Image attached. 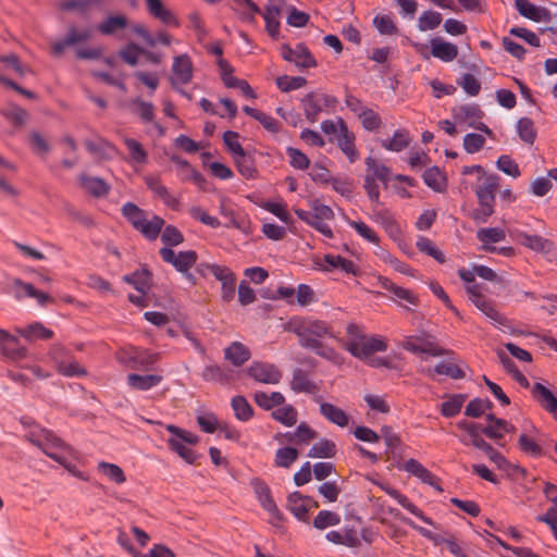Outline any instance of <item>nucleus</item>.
I'll list each match as a JSON object with an SVG mask.
<instances>
[{"mask_svg": "<svg viewBox=\"0 0 557 557\" xmlns=\"http://www.w3.org/2000/svg\"><path fill=\"white\" fill-rule=\"evenodd\" d=\"M28 441L45 455L62 466L71 475L87 480V476L73 463L76 459L74 449L59 436L46 429H35L27 434Z\"/></svg>", "mask_w": 557, "mask_h": 557, "instance_id": "f257e3e1", "label": "nucleus"}, {"mask_svg": "<svg viewBox=\"0 0 557 557\" xmlns=\"http://www.w3.org/2000/svg\"><path fill=\"white\" fill-rule=\"evenodd\" d=\"M344 348L355 358L366 361L375 352H383L387 344L381 336L369 335L360 326L349 323L346 326V338L343 341Z\"/></svg>", "mask_w": 557, "mask_h": 557, "instance_id": "f03ea898", "label": "nucleus"}, {"mask_svg": "<svg viewBox=\"0 0 557 557\" xmlns=\"http://www.w3.org/2000/svg\"><path fill=\"white\" fill-rule=\"evenodd\" d=\"M166 430L171 434L168 438L170 448L187 463H194L197 459V455L191 446H195L198 443L199 437L196 434L173 424H168Z\"/></svg>", "mask_w": 557, "mask_h": 557, "instance_id": "7ed1b4c3", "label": "nucleus"}, {"mask_svg": "<svg viewBox=\"0 0 557 557\" xmlns=\"http://www.w3.org/2000/svg\"><path fill=\"white\" fill-rule=\"evenodd\" d=\"M293 331L299 337L300 345L310 349H318L320 347V338L331 336L326 323L318 320L296 321Z\"/></svg>", "mask_w": 557, "mask_h": 557, "instance_id": "20e7f679", "label": "nucleus"}, {"mask_svg": "<svg viewBox=\"0 0 557 557\" xmlns=\"http://www.w3.org/2000/svg\"><path fill=\"white\" fill-rule=\"evenodd\" d=\"M311 207V223L310 226L315 228L322 235L327 238L333 237L332 228L329 225V222L334 220L333 210L326 206L321 203L319 200H312L310 203Z\"/></svg>", "mask_w": 557, "mask_h": 557, "instance_id": "39448f33", "label": "nucleus"}, {"mask_svg": "<svg viewBox=\"0 0 557 557\" xmlns=\"http://www.w3.org/2000/svg\"><path fill=\"white\" fill-rule=\"evenodd\" d=\"M116 358L121 364L129 369H140L151 366L156 361L157 355L129 347L119 350Z\"/></svg>", "mask_w": 557, "mask_h": 557, "instance_id": "423d86ee", "label": "nucleus"}, {"mask_svg": "<svg viewBox=\"0 0 557 557\" xmlns=\"http://www.w3.org/2000/svg\"><path fill=\"white\" fill-rule=\"evenodd\" d=\"M251 485L259 504L271 516L272 523L280 522L282 520V513L272 497L268 484L259 479H253Z\"/></svg>", "mask_w": 557, "mask_h": 557, "instance_id": "0eeeda50", "label": "nucleus"}, {"mask_svg": "<svg viewBox=\"0 0 557 557\" xmlns=\"http://www.w3.org/2000/svg\"><path fill=\"white\" fill-rule=\"evenodd\" d=\"M193 62L188 54L183 53L174 57L172 64V76L170 78L171 84L174 88L178 86L187 85L193 79Z\"/></svg>", "mask_w": 557, "mask_h": 557, "instance_id": "6e6552de", "label": "nucleus"}, {"mask_svg": "<svg viewBox=\"0 0 557 557\" xmlns=\"http://www.w3.org/2000/svg\"><path fill=\"white\" fill-rule=\"evenodd\" d=\"M518 446L524 454L532 457L543 454L541 433L531 422L525 423L523 432L519 435Z\"/></svg>", "mask_w": 557, "mask_h": 557, "instance_id": "1a4fd4ad", "label": "nucleus"}, {"mask_svg": "<svg viewBox=\"0 0 557 557\" xmlns=\"http://www.w3.org/2000/svg\"><path fill=\"white\" fill-rule=\"evenodd\" d=\"M162 259L172 264L180 272H187L197 261V253L194 250L175 252L171 248H161Z\"/></svg>", "mask_w": 557, "mask_h": 557, "instance_id": "9d476101", "label": "nucleus"}, {"mask_svg": "<svg viewBox=\"0 0 557 557\" xmlns=\"http://www.w3.org/2000/svg\"><path fill=\"white\" fill-rule=\"evenodd\" d=\"M282 57L287 62L294 63L299 69L314 67L317 62L309 50L301 44L295 48L282 46Z\"/></svg>", "mask_w": 557, "mask_h": 557, "instance_id": "9b49d317", "label": "nucleus"}, {"mask_svg": "<svg viewBox=\"0 0 557 557\" xmlns=\"http://www.w3.org/2000/svg\"><path fill=\"white\" fill-rule=\"evenodd\" d=\"M207 269L222 284V299L231 301L235 296V274L224 265L209 264Z\"/></svg>", "mask_w": 557, "mask_h": 557, "instance_id": "f8f14e48", "label": "nucleus"}, {"mask_svg": "<svg viewBox=\"0 0 557 557\" xmlns=\"http://www.w3.org/2000/svg\"><path fill=\"white\" fill-rule=\"evenodd\" d=\"M0 351L14 361L22 360L27 356V349L21 345L18 338L3 329H0Z\"/></svg>", "mask_w": 557, "mask_h": 557, "instance_id": "ddd939ff", "label": "nucleus"}, {"mask_svg": "<svg viewBox=\"0 0 557 557\" xmlns=\"http://www.w3.org/2000/svg\"><path fill=\"white\" fill-rule=\"evenodd\" d=\"M287 509L300 521L307 520V513L318 507V503L299 492H293L287 497Z\"/></svg>", "mask_w": 557, "mask_h": 557, "instance_id": "4468645a", "label": "nucleus"}, {"mask_svg": "<svg viewBox=\"0 0 557 557\" xmlns=\"http://www.w3.org/2000/svg\"><path fill=\"white\" fill-rule=\"evenodd\" d=\"M330 102H333V99L322 94L310 92L306 95L301 103L307 120L314 123L323 106H327Z\"/></svg>", "mask_w": 557, "mask_h": 557, "instance_id": "2eb2a0df", "label": "nucleus"}, {"mask_svg": "<svg viewBox=\"0 0 557 557\" xmlns=\"http://www.w3.org/2000/svg\"><path fill=\"white\" fill-rule=\"evenodd\" d=\"M515 7L520 15L533 22L549 23L552 21V14L546 8L535 5L529 0H515Z\"/></svg>", "mask_w": 557, "mask_h": 557, "instance_id": "dca6fc26", "label": "nucleus"}, {"mask_svg": "<svg viewBox=\"0 0 557 557\" xmlns=\"http://www.w3.org/2000/svg\"><path fill=\"white\" fill-rule=\"evenodd\" d=\"M128 26L129 18L125 14H109L97 25V30L103 36H117Z\"/></svg>", "mask_w": 557, "mask_h": 557, "instance_id": "f3484780", "label": "nucleus"}, {"mask_svg": "<svg viewBox=\"0 0 557 557\" xmlns=\"http://www.w3.org/2000/svg\"><path fill=\"white\" fill-rule=\"evenodd\" d=\"M380 284L384 289L393 295L391 298L398 302L400 306L409 308V306L417 305L418 298L409 289L396 285L386 277L380 278Z\"/></svg>", "mask_w": 557, "mask_h": 557, "instance_id": "a211bd4d", "label": "nucleus"}, {"mask_svg": "<svg viewBox=\"0 0 557 557\" xmlns=\"http://www.w3.org/2000/svg\"><path fill=\"white\" fill-rule=\"evenodd\" d=\"M248 372L256 381L264 384H276L282 377L276 367L270 363L253 362Z\"/></svg>", "mask_w": 557, "mask_h": 557, "instance_id": "6ab92c4d", "label": "nucleus"}, {"mask_svg": "<svg viewBox=\"0 0 557 557\" xmlns=\"http://www.w3.org/2000/svg\"><path fill=\"white\" fill-rule=\"evenodd\" d=\"M430 45L431 54L443 62H451L458 55V47L440 37L432 38Z\"/></svg>", "mask_w": 557, "mask_h": 557, "instance_id": "aec40b11", "label": "nucleus"}, {"mask_svg": "<svg viewBox=\"0 0 557 557\" xmlns=\"http://www.w3.org/2000/svg\"><path fill=\"white\" fill-rule=\"evenodd\" d=\"M474 306L497 327H499L503 331L510 330V323L508 319L496 309V307L491 300L484 297L481 300L476 301Z\"/></svg>", "mask_w": 557, "mask_h": 557, "instance_id": "412c9836", "label": "nucleus"}, {"mask_svg": "<svg viewBox=\"0 0 557 557\" xmlns=\"http://www.w3.org/2000/svg\"><path fill=\"white\" fill-rule=\"evenodd\" d=\"M476 238L481 242V249L488 252H495L496 247L493 244L503 242L506 233L500 227H482L476 232Z\"/></svg>", "mask_w": 557, "mask_h": 557, "instance_id": "4be33fe9", "label": "nucleus"}, {"mask_svg": "<svg viewBox=\"0 0 557 557\" xmlns=\"http://www.w3.org/2000/svg\"><path fill=\"white\" fill-rule=\"evenodd\" d=\"M371 218L385 230L393 240L400 238L401 227L387 210H374Z\"/></svg>", "mask_w": 557, "mask_h": 557, "instance_id": "5701e85b", "label": "nucleus"}, {"mask_svg": "<svg viewBox=\"0 0 557 557\" xmlns=\"http://www.w3.org/2000/svg\"><path fill=\"white\" fill-rule=\"evenodd\" d=\"M148 13L161 23L170 26H178V20L161 0H145Z\"/></svg>", "mask_w": 557, "mask_h": 557, "instance_id": "b1692460", "label": "nucleus"}, {"mask_svg": "<svg viewBox=\"0 0 557 557\" xmlns=\"http://www.w3.org/2000/svg\"><path fill=\"white\" fill-rule=\"evenodd\" d=\"M386 494L392 496L394 499L397 500L399 505H401L405 509H407L409 512L418 517L421 521L433 525V521L423 515V512L414 505L412 504L405 495L400 494L397 490L391 487L386 484H377Z\"/></svg>", "mask_w": 557, "mask_h": 557, "instance_id": "393cba45", "label": "nucleus"}, {"mask_svg": "<svg viewBox=\"0 0 557 557\" xmlns=\"http://www.w3.org/2000/svg\"><path fill=\"white\" fill-rule=\"evenodd\" d=\"M497 176L485 173L479 178L474 193L479 201H495V189L497 188Z\"/></svg>", "mask_w": 557, "mask_h": 557, "instance_id": "a878e982", "label": "nucleus"}, {"mask_svg": "<svg viewBox=\"0 0 557 557\" xmlns=\"http://www.w3.org/2000/svg\"><path fill=\"white\" fill-rule=\"evenodd\" d=\"M401 468L409 474L421 480L423 483L434 486L441 491V487L435 482V476L418 460L412 459V458L408 459L403 465Z\"/></svg>", "mask_w": 557, "mask_h": 557, "instance_id": "bb28decb", "label": "nucleus"}, {"mask_svg": "<svg viewBox=\"0 0 557 557\" xmlns=\"http://www.w3.org/2000/svg\"><path fill=\"white\" fill-rule=\"evenodd\" d=\"M127 384L131 388L136 391H149L158 386L163 377L159 374H135L131 373L126 377Z\"/></svg>", "mask_w": 557, "mask_h": 557, "instance_id": "cd10ccee", "label": "nucleus"}, {"mask_svg": "<svg viewBox=\"0 0 557 557\" xmlns=\"http://www.w3.org/2000/svg\"><path fill=\"white\" fill-rule=\"evenodd\" d=\"M78 180L83 189L95 197L106 196L110 190L109 184L100 177L82 174Z\"/></svg>", "mask_w": 557, "mask_h": 557, "instance_id": "c85d7f7f", "label": "nucleus"}, {"mask_svg": "<svg viewBox=\"0 0 557 557\" xmlns=\"http://www.w3.org/2000/svg\"><path fill=\"white\" fill-rule=\"evenodd\" d=\"M15 332L28 342L48 339L53 335V332L40 322L32 323L25 327H15Z\"/></svg>", "mask_w": 557, "mask_h": 557, "instance_id": "c756f323", "label": "nucleus"}, {"mask_svg": "<svg viewBox=\"0 0 557 557\" xmlns=\"http://www.w3.org/2000/svg\"><path fill=\"white\" fill-rule=\"evenodd\" d=\"M533 398L548 412L556 410L557 398L554 394L542 383H535L531 387Z\"/></svg>", "mask_w": 557, "mask_h": 557, "instance_id": "7c9ffc66", "label": "nucleus"}, {"mask_svg": "<svg viewBox=\"0 0 557 557\" xmlns=\"http://www.w3.org/2000/svg\"><path fill=\"white\" fill-rule=\"evenodd\" d=\"M225 359L233 366L239 367L250 358L249 349L239 342H233L224 351Z\"/></svg>", "mask_w": 557, "mask_h": 557, "instance_id": "2f4dec72", "label": "nucleus"}, {"mask_svg": "<svg viewBox=\"0 0 557 557\" xmlns=\"http://www.w3.org/2000/svg\"><path fill=\"white\" fill-rule=\"evenodd\" d=\"M411 143V137L406 129H397L392 138L381 140V146L389 151L399 152Z\"/></svg>", "mask_w": 557, "mask_h": 557, "instance_id": "473e14b6", "label": "nucleus"}, {"mask_svg": "<svg viewBox=\"0 0 557 557\" xmlns=\"http://www.w3.org/2000/svg\"><path fill=\"white\" fill-rule=\"evenodd\" d=\"M145 182L147 187L166 206L174 208L177 205L176 198L169 193L166 187L161 184L158 177L149 175L145 177Z\"/></svg>", "mask_w": 557, "mask_h": 557, "instance_id": "72a5a7b5", "label": "nucleus"}, {"mask_svg": "<svg viewBox=\"0 0 557 557\" xmlns=\"http://www.w3.org/2000/svg\"><path fill=\"white\" fill-rule=\"evenodd\" d=\"M366 165L367 177L376 180L383 183L384 185L387 184L389 180V169L384 163L374 158L369 157L366 159Z\"/></svg>", "mask_w": 557, "mask_h": 557, "instance_id": "f704fd0d", "label": "nucleus"}, {"mask_svg": "<svg viewBox=\"0 0 557 557\" xmlns=\"http://www.w3.org/2000/svg\"><path fill=\"white\" fill-rule=\"evenodd\" d=\"M320 411L322 416L329 420L331 423H334L341 428H344L348 424V417L341 408L334 406L330 403H322L320 405Z\"/></svg>", "mask_w": 557, "mask_h": 557, "instance_id": "c9c22d12", "label": "nucleus"}, {"mask_svg": "<svg viewBox=\"0 0 557 557\" xmlns=\"http://www.w3.org/2000/svg\"><path fill=\"white\" fill-rule=\"evenodd\" d=\"M124 144L129 152V163L133 165H145L148 162V153L140 143L133 138H125Z\"/></svg>", "mask_w": 557, "mask_h": 557, "instance_id": "e433bc0d", "label": "nucleus"}, {"mask_svg": "<svg viewBox=\"0 0 557 557\" xmlns=\"http://www.w3.org/2000/svg\"><path fill=\"white\" fill-rule=\"evenodd\" d=\"M335 141L350 162H355L359 158L355 146V135L349 129H346Z\"/></svg>", "mask_w": 557, "mask_h": 557, "instance_id": "4c0bfd02", "label": "nucleus"}, {"mask_svg": "<svg viewBox=\"0 0 557 557\" xmlns=\"http://www.w3.org/2000/svg\"><path fill=\"white\" fill-rule=\"evenodd\" d=\"M163 225V219L157 215H152L151 218L147 216L143 223H140V226H138L136 230L139 231L146 238L151 240L159 236Z\"/></svg>", "mask_w": 557, "mask_h": 557, "instance_id": "58836bf2", "label": "nucleus"}, {"mask_svg": "<svg viewBox=\"0 0 557 557\" xmlns=\"http://www.w3.org/2000/svg\"><path fill=\"white\" fill-rule=\"evenodd\" d=\"M98 470L109 481L115 484H123L126 482V475L123 469L115 463L100 461L98 463Z\"/></svg>", "mask_w": 557, "mask_h": 557, "instance_id": "ea45409f", "label": "nucleus"}, {"mask_svg": "<svg viewBox=\"0 0 557 557\" xmlns=\"http://www.w3.org/2000/svg\"><path fill=\"white\" fill-rule=\"evenodd\" d=\"M123 280L132 284L141 294H146L151 286L150 273L147 270L136 271L133 274L125 275Z\"/></svg>", "mask_w": 557, "mask_h": 557, "instance_id": "a19ab883", "label": "nucleus"}, {"mask_svg": "<svg viewBox=\"0 0 557 557\" xmlns=\"http://www.w3.org/2000/svg\"><path fill=\"white\" fill-rule=\"evenodd\" d=\"M253 399L259 407L265 410H270L275 406H280L285 400L284 396L278 392H272L271 394H268L261 391L253 394Z\"/></svg>", "mask_w": 557, "mask_h": 557, "instance_id": "79ce46f5", "label": "nucleus"}, {"mask_svg": "<svg viewBox=\"0 0 557 557\" xmlns=\"http://www.w3.org/2000/svg\"><path fill=\"white\" fill-rule=\"evenodd\" d=\"M457 426L468 433L471 438V444L474 447L485 451L491 446L481 437L480 428L476 424L468 421H459Z\"/></svg>", "mask_w": 557, "mask_h": 557, "instance_id": "37998d69", "label": "nucleus"}, {"mask_svg": "<svg viewBox=\"0 0 557 557\" xmlns=\"http://www.w3.org/2000/svg\"><path fill=\"white\" fill-rule=\"evenodd\" d=\"M235 164L239 173L247 180L257 177V169L252 157L246 152H243L234 158Z\"/></svg>", "mask_w": 557, "mask_h": 557, "instance_id": "c03bdc74", "label": "nucleus"}, {"mask_svg": "<svg viewBox=\"0 0 557 557\" xmlns=\"http://www.w3.org/2000/svg\"><path fill=\"white\" fill-rule=\"evenodd\" d=\"M285 436L287 437L288 442H292L297 445H305L308 444L313 438H315L317 433L307 424L301 423L293 433H287Z\"/></svg>", "mask_w": 557, "mask_h": 557, "instance_id": "a18cd8bd", "label": "nucleus"}, {"mask_svg": "<svg viewBox=\"0 0 557 557\" xmlns=\"http://www.w3.org/2000/svg\"><path fill=\"white\" fill-rule=\"evenodd\" d=\"M336 453V445L334 442L323 438L317 442L309 450L308 457L310 458H331Z\"/></svg>", "mask_w": 557, "mask_h": 557, "instance_id": "49530a36", "label": "nucleus"}, {"mask_svg": "<svg viewBox=\"0 0 557 557\" xmlns=\"http://www.w3.org/2000/svg\"><path fill=\"white\" fill-rule=\"evenodd\" d=\"M515 429L511 424L503 419L495 420L482 429V432L492 440H500L506 433L512 432Z\"/></svg>", "mask_w": 557, "mask_h": 557, "instance_id": "de8ad7c7", "label": "nucleus"}, {"mask_svg": "<svg viewBox=\"0 0 557 557\" xmlns=\"http://www.w3.org/2000/svg\"><path fill=\"white\" fill-rule=\"evenodd\" d=\"M85 146L90 153L100 159H110L115 152L113 146L103 139L87 140Z\"/></svg>", "mask_w": 557, "mask_h": 557, "instance_id": "09e8293b", "label": "nucleus"}, {"mask_svg": "<svg viewBox=\"0 0 557 557\" xmlns=\"http://www.w3.org/2000/svg\"><path fill=\"white\" fill-rule=\"evenodd\" d=\"M278 15H280V7L276 4L268 5L263 12V18L265 21L267 30L272 37H275L278 35V29H280Z\"/></svg>", "mask_w": 557, "mask_h": 557, "instance_id": "8fccbe9b", "label": "nucleus"}, {"mask_svg": "<svg viewBox=\"0 0 557 557\" xmlns=\"http://www.w3.org/2000/svg\"><path fill=\"white\" fill-rule=\"evenodd\" d=\"M424 183L435 191H442L446 185L445 175L437 166L428 169L423 173Z\"/></svg>", "mask_w": 557, "mask_h": 557, "instance_id": "3c124183", "label": "nucleus"}, {"mask_svg": "<svg viewBox=\"0 0 557 557\" xmlns=\"http://www.w3.org/2000/svg\"><path fill=\"white\" fill-rule=\"evenodd\" d=\"M433 371L440 375H446L451 379H461L465 376L463 369L453 360H444L437 363Z\"/></svg>", "mask_w": 557, "mask_h": 557, "instance_id": "603ef678", "label": "nucleus"}, {"mask_svg": "<svg viewBox=\"0 0 557 557\" xmlns=\"http://www.w3.org/2000/svg\"><path fill=\"white\" fill-rule=\"evenodd\" d=\"M1 114L16 125H24L28 119V112L14 103L8 106L1 111Z\"/></svg>", "mask_w": 557, "mask_h": 557, "instance_id": "864d4df0", "label": "nucleus"}, {"mask_svg": "<svg viewBox=\"0 0 557 557\" xmlns=\"http://www.w3.org/2000/svg\"><path fill=\"white\" fill-rule=\"evenodd\" d=\"M260 207L275 216H277L282 222L288 224L292 222L290 214L288 213L286 209V205L280 200V201H262L260 203Z\"/></svg>", "mask_w": 557, "mask_h": 557, "instance_id": "5fc2aeb1", "label": "nucleus"}, {"mask_svg": "<svg viewBox=\"0 0 557 557\" xmlns=\"http://www.w3.org/2000/svg\"><path fill=\"white\" fill-rule=\"evenodd\" d=\"M231 405L238 420L247 421L252 417L253 410L245 397H233Z\"/></svg>", "mask_w": 557, "mask_h": 557, "instance_id": "6e6d98bb", "label": "nucleus"}, {"mask_svg": "<svg viewBox=\"0 0 557 557\" xmlns=\"http://www.w3.org/2000/svg\"><path fill=\"white\" fill-rule=\"evenodd\" d=\"M321 129L324 134L330 136L332 141H335L348 127L342 119L325 120L321 123Z\"/></svg>", "mask_w": 557, "mask_h": 557, "instance_id": "4d7b16f0", "label": "nucleus"}, {"mask_svg": "<svg viewBox=\"0 0 557 557\" xmlns=\"http://www.w3.org/2000/svg\"><path fill=\"white\" fill-rule=\"evenodd\" d=\"M517 132L521 140L527 144L532 145L536 137V131L534 128V123L529 117H521L517 123Z\"/></svg>", "mask_w": 557, "mask_h": 557, "instance_id": "13d9d810", "label": "nucleus"}, {"mask_svg": "<svg viewBox=\"0 0 557 557\" xmlns=\"http://www.w3.org/2000/svg\"><path fill=\"white\" fill-rule=\"evenodd\" d=\"M122 213L135 228L140 226V223L147 218V214L133 202L125 203L122 207Z\"/></svg>", "mask_w": 557, "mask_h": 557, "instance_id": "bf43d9fd", "label": "nucleus"}, {"mask_svg": "<svg viewBox=\"0 0 557 557\" xmlns=\"http://www.w3.org/2000/svg\"><path fill=\"white\" fill-rule=\"evenodd\" d=\"M442 23V15L436 11H424L418 21V28L421 32L432 30Z\"/></svg>", "mask_w": 557, "mask_h": 557, "instance_id": "052dcab7", "label": "nucleus"}, {"mask_svg": "<svg viewBox=\"0 0 557 557\" xmlns=\"http://www.w3.org/2000/svg\"><path fill=\"white\" fill-rule=\"evenodd\" d=\"M339 522V515L329 510H321L313 520V527L318 530H324L329 527L337 525Z\"/></svg>", "mask_w": 557, "mask_h": 557, "instance_id": "680f3d73", "label": "nucleus"}, {"mask_svg": "<svg viewBox=\"0 0 557 557\" xmlns=\"http://www.w3.org/2000/svg\"><path fill=\"white\" fill-rule=\"evenodd\" d=\"M517 235L521 239L522 245L532 250L544 251L549 246L548 242L539 235H530L523 232H517Z\"/></svg>", "mask_w": 557, "mask_h": 557, "instance_id": "e2e57ef3", "label": "nucleus"}, {"mask_svg": "<svg viewBox=\"0 0 557 557\" xmlns=\"http://www.w3.org/2000/svg\"><path fill=\"white\" fill-rule=\"evenodd\" d=\"M298 458V450L293 447H282L275 453V465L281 468H289Z\"/></svg>", "mask_w": 557, "mask_h": 557, "instance_id": "0e129e2a", "label": "nucleus"}, {"mask_svg": "<svg viewBox=\"0 0 557 557\" xmlns=\"http://www.w3.org/2000/svg\"><path fill=\"white\" fill-rule=\"evenodd\" d=\"M272 417L276 421H278L280 423H282L286 426H292L297 422V412L289 405L280 407L276 410H274L272 412Z\"/></svg>", "mask_w": 557, "mask_h": 557, "instance_id": "69168bd1", "label": "nucleus"}, {"mask_svg": "<svg viewBox=\"0 0 557 557\" xmlns=\"http://www.w3.org/2000/svg\"><path fill=\"white\" fill-rule=\"evenodd\" d=\"M307 84V81L302 76H287L283 75L276 78L277 87L284 91L288 92L290 90L299 89Z\"/></svg>", "mask_w": 557, "mask_h": 557, "instance_id": "338daca9", "label": "nucleus"}, {"mask_svg": "<svg viewBox=\"0 0 557 557\" xmlns=\"http://www.w3.org/2000/svg\"><path fill=\"white\" fill-rule=\"evenodd\" d=\"M57 371L64 376H84L87 374V371L83 366L78 363L74 358L70 357L65 360V362L57 369Z\"/></svg>", "mask_w": 557, "mask_h": 557, "instance_id": "774afa93", "label": "nucleus"}]
</instances>
